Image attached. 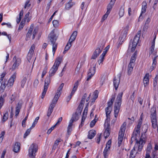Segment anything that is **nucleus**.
I'll return each instance as SVG.
<instances>
[{
	"mask_svg": "<svg viewBox=\"0 0 158 158\" xmlns=\"http://www.w3.org/2000/svg\"><path fill=\"white\" fill-rule=\"evenodd\" d=\"M115 97L114 95H112L111 98L109 100L107 103L108 107L112 108V106Z\"/></svg>",
	"mask_w": 158,
	"mask_h": 158,
	"instance_id": "31",
	"label": "nucleus"
},
{
	"mask_svg": "<svg viewBox=\"0 0 158 158\" xmlns=\"http://www.w3.org/2000/svg\"><path fill=\"white\" fill-rule=\"evenodd\" d=\"M25 22V20H24V21L23 20L20 23L19 27L18 28V30H22L23 29V27L24 25Z\"/></svg>",
	"mask_w": 158,
	"mask_h": 158,
	"instance_id": "44",
	"label": "nucleus"
},
{
	"mask_svg": "<svg viewBox=\"0 0 158 158\" xmlns=\"http://www.w3.org/2000/svg\"><path fill=\"white\" fill-rule=\"evenodd\" d=\"M110 48V46L109 45L107 46L104 49V51L103 52L102 54H104L105 55H106V53H107L108 49Z\"/></svg>",
	"mask_w": 158,
	"mask_h": 158,
	"instance_id": "57",
	"label": "nucleus"
},
{
	"mask_svg": "<svg viewBox=\"0 0 158 158\" xmlns=\"http://www.w3.org/2000/svg\"><path fill=\"white\" fill-rule=\"evenodd\" d=\"M141 31H139L137 32V34L134 37L132 43H130L129 45V49H131L132 52H133L136 48L137 45L139 40L140 36Z\"/></svg>",
	"mask_w": 158,
	"mask_h": 158,
	"instance_id": "7",
	"label": "nucleus"
},
{
	"mask_svg": "<svg viewBox=\"0 0 158 158\" xmlns=\"http://www.w3.org/2000/svg\"><path fill=\"white\" fill-rule=\"evenodd\" d=\"M141 119L139 120L136 127L140 129L141 127V125L142 123V122H141Z\"/></svg>",
	"mask_w": 158,
	"mask_h": 158,
	"instance_id": "60",
	"label": "nucleus"
},
{
	"mask_svg": "<svg viewBox=\"0 0 158 158\" xmlns=\"http://www.w3.org/2000/svg\"><path fill=\"white\" fill-rule=\"evenodd\" d=\"M114 4V3L113 4L112 3H111V2H110V3L108 5L107 8V11H108L109 13H110V11L112 9L113 6Z\"/></svg>",
	"mask_w": 158,
	"mask_h": 158,
	"instance_id": "41",
	"label": "nucleus"
},
{
	"mask_svg": "<svg viewBox=\"0 0 158 158\" xmlns=\"http://www.w3.org/2000/svg\"><path fill=\"white\" fill-rule=\"evenodd\" d=\"M110 150V149H108L106 148H105L103 152V154L104 158H107L109 154Z\"/></svg>",
	"mask_w": 158,
	"mask_h": 158,
	"instance_id": "34",
	"label": "nucleus"
},
{
	"mask_svg": "<svg viewBox=\"0 0 158 158\" xmlns=\"http://www.w3.org/2000/svg\"><path fill=\"white\" fill-rule=\"evenodd\" d=\"M124 14V8L123 6L121 7L119 12L118 13V14L119 16V18H120L122 17H123Z\"/></svg>",
	"mask_w": 158,
	"mask_h": 158,
	"instance_id": "38",
	"label": "nucleus"
},
{
	"mask_svg": "<svg viewBox=\"0 0 158 158\" xmlns=\"http://www.w3.org/2000/svg\"><path fill=\"white\" fill-rule=\"evenodd\" d=\"M62 140H61L60 139H57L55 141V142L54 147L55 146L56 147H57L59 144V143Z\"/></svg>",
	"mask_w": 158,
	"mask_h": 158,
	"instance_id": "55",
	"label": "nucleus"
},
{
	"mask_svg": "<svg viewBox=\"0 0 158 158\" xmlns=\"http://www.w3.org/2000/svg\"><path fill=\"white\" fill-rule=\"evenodd\" d=\"M62 60V58L61 57H59L56 59L54 65L49 72V76H52L55 74L57 71L58 67L60 64Z\"/></svg>",
	"mask_w": 158,
	"mask_h": 158,
	"instance_id": "4",
	"label": "nucleus"
},
{
	"mask_svg": "<svg viewBox=\"0 0 158 158\" xmlns=\"http://www.w3.org/2000/svg\"><path fill=\"white\" fill-rule=\"evenodd\" d=\"M96 134V132L95 130H91L88 132V138L90 139H93Z\"/></svg>",
	"mask_w": 158,
	"mask_h": 158,
	"instance_id": "29",
	"label": "nucleus"
},
{
	"mask_svg": "<svg viewBox=\"0 0 158 158\" xmlns=\"http://www.w3.org/2000/svg\"><path fill=\"white\" fill-rule=\"evenodd\" d=\"M16 73H14L8 81L5 79V81L7 82H6L7 86H11L13 85L16 78Z\"/></svg>",
	"mask_w": 158,
	"mask_h": 158,
	"instance_id": "16",
	"label": "nucleus"
},
{
	"mask_svg": "<svg viewBox=\"0 0 158 158\" xmlns=\"http://www.w3.org/2000/svg\"><path fill=\"white\" fill-rule=\"evenodd\" d=\"M147 8V3L145 1H143L142 3V8L141 9V13L139 17L138 21H140L142 20L143 18L142 15L143 14L145 13Z\"/></svg>",
	"mask_w": 158,
	"mask_h": 158,
	"instance_id": "17",
	"label": "nucleus"
},
{
	"mask_svg": "<svg viewBox=\"0 0 158 158\" xmlns=\"http://www.w3.org/2000/svg\"><path fill=\"white\" fill-rule=\"evenodd\" d=\"M105 56V55L104 54H102L100 56L99 59L98 61V62L99 64L103 62Z\"/></svg>",
	"mask_w": 158,
	"mask_h": 158,
	"instance_id": "46",
	"label": "nucleus"
},
{
	"mask_svg": "<svg viewBox=\"0 0 158 158\" xmlns=\"http://www.w3.org/2000/svg\"><path fill=\"white\" fill-rule=\"evenodd\" d=\"M150 117L152 127L155 129L157 126V130L158 132V124L157 125L156 110L155 108H153L152 109Z\"/></svg>",
	"mask_w": 158,
	"mask_h": 158,
	"instance_id": "5",
	"label": "nucleus"
},
{
	"mask_svg": "<svg viewBox=\"0 0 158 158\" xmlns=\"http://www.w3.org/2000/svg\"><path fill=\"white\" fill-rule=\"evenodd\" d=\"M8 113L7 112H6L3 115L2 118V121L3 122L6 121L8 118Z\"/></svg>",
	"mask_w": 158,
	"mask_h": 158,
	"instance_id": "47",
	"label": "nucleus"
},
{
	"mask_svg": "<svg viewBox=\"0 0 158 158\" xmlns=\"http://www.w3.org/2000/svg\"><path fill=\"white\" fill-rule=\"evenodd\" d=\"M127 123L124 122L120 127V130L119 131L118 138L123 139L124 134L126 128Z\"/></svg>",
	"mask_w": 158,
	"mask_h": 158,
	"instance_id": "15",
	"label": "nucleus"
},
{
	"mask_svg": "<svg viewBox=\"0 0 158 158\" xmlns=\"http://www.w3.org/2000/svg\"><path fill=\"white\" fill-rule=\"evenodd\" d=\"M52 23L55 27H57L58 25V21L57 20H54L52 21Z\"/></svg>",
	"mask_w": 158,
	"mask_h": 158,
	"instance_id": "58",
	"label": "nucleus"
},
{
	"mask_svg": "<svg viewBox=\"0 0 158 158\" xmlns=\"http://www.w3.org/2000/svg\"><path fill=\"white\" fill-rule=\"evenodd\" d=\"M71 46L72 43L69 41H68V42L67 44V45H66L64 51L63 52V53H64L66 52V51H68L69 49Z\"/></svg>",
	"mask_w": 158,
	"mask_h": 158,
	"instance_id": "37",
	"label": "nucleus"
},
{
	"mask_svg": "<svg viewBox=\"0 0 158 158\" xmlns=\"http://www.w3.org/2000/svg\"><path fill=\"white\" fill-rule=\"evenodd\" d=\"M112 108H110L109 107H107L105 108V111L106 114V120H109L110 118V115L111 111Z\"/></svg>",
	"mask_w": 158,
	"mask_h": 158,
	"instance_id": "28",
	"label": "nucleus"
},
{
	"mask_svg": "<svg viewBox=\"0 0 158 158\" xmlns=\"http://www.w3.org/2000/svg\"><path fill=\"white\" fill-rule=\"evenodd\" d=\"M123 95V92H122L118 94L114 104V117L116 118L117 117L118 115L120 109ZM116 119V118L115 120Z\"/></svg>",
	"mask_w": 158,
	"mask_h": 158,
	"instance_id": "2",
	"label": "nucleus"
},
{
	"mask_svg": "<svg viewBox=\"0 0 158 158\" xmlns=\"http://www.w3.org/2000/svg\"><path fill=\"white\" fill-rule=\"evenodd\" d=\"M123 139L121 138H118V147L120 146L122 144Z\"/></svg>",
	"mask_w": 158,
	"mask_h": 158,
	"instance_id": "61",
	"label": "nucleus"
},
{
	"mask_svg": "<svg viewBox=\"0 0 158 158\" xmlns=\"http://www.w3.org/2000/svg\"><path fill=\"white\" fill-rule=\"evenodd\" d=\"M31 129L30 128H29V129H28L27 131H26L25 133L24 134V138H26V137L28 135L31 131Z\"/></svg>",
	"mask_w": 158,
	"mask_h": 158,
	"instance_id": "49",
	"label": "nucleus"
},
{
	"mask_svg": "<svg viewBox=\"0 0 158 158\" xmlns=\"http://www.w3.org/2000/svg\"><path fill=\"white\" fill-rule=\"evenodd\" d=\"M111 143V141L110 140H109L106 143L105 148H108V149H110Z\"/></svg>",
	"mask_w": 158,
	"mask_h": 158,
	"instance_id": "54",
	"label": "nucleus"
},
{
	"mask_svg": "<svg viewBox=\"0 0 158 158\" xmlns=\"http://www.w3.org/2000/svg\"><path fill=\"white\" fill-rule=\"evenodd\" d=\"M104 47V44H99L92 55V58L94 59H96L102 52Z\"/></svg>",
	"mask_w": 158,
	"mask_h": 158,
	"instance_id": "10",
	"label": "nucleus"
},
{
	"mask_svg": "<svg viewBox=\"0 0 158 158\" xmlns=\"http://www.w3.org/2000/svg\"><path fill=\"white\" fill-rule=\"evenodd\" d=\"M20 148V144L19 142L15 143L13 148V151L17 153L19 152Z\"/></svg>",
	"mask_w": 158,
	"mask_h": 158,
	"instance_id": "27",
	"label": "nucleus"
},
{
	"mask_svg": "<svg viewBox=\"0 0 158 158\" xmlns=\"http://www.w3.org/2000/svg\"><path fill=\"white\" fill-rule=\"evenodd\" d=\"M157 155V152H154L152 153V158H156V156Z\"/></svg>",
	"mask_w": 158,
	"mask_h": 158,
	"instance_id": "64",
	"label": "nucleus"
},
{
	"mask_svg": "<svg viewBox=\"0 0 158 158\" xmlns=\"http://www.w3.org/2000/svg\"><path fill=\"white\" fill-rule=\"evenodd\" d=\"M34 28V25L33 24H31L30 27V28L28 30V31L26 34V40H28L30 38L31 36V35L32 33Z\"/></svg>",
	"mask_w": 158,
	"mask_h": 158,
	"instance_id": "22",
	"label": "nucleus"
},
{
	"mask_svg": "<svg viewBox=\"0 0 158 158\" xmlns=\"http://www.w3.org/2000/svg\"><path fill=\"white\" fill-rule=\"evenodd\" d=\"M30 14V13L29 10V11L25 15L24 18L25 19L24 20L25 21V20L27 19V21L28 23L30 21L31 18V16L29 17Z\"/></svg>",
	"mask_w": 158,
	"mask_h": 158,
	"instance_id": "39",
	"label": "nucleus"
},
{
	"mask_svg": "<svg viewBox=\"0 0 158 158\" xmlns=\"http://www.w3.org/2000/svg\"><path fill=\"white\" fill-rule=\"evenodd\" d=\"M79 85V82L78 81H77L76 82L74 83L73 87L70 94V95L68 96L67 98V100L68 101L70 100L72 96L74 94L76 91Z\"/></svg>",
	"mask_w": 158,
	"mask_h": 158,
	"instance_id": "20",
	"label": "nucleus"
},
{
	"mask_svg": "<svg viewBox=\"0 0 158 158\" xmlns=\"http://www.w3.org/2000/svg\"><path fill=\"white\" fill-rule=\"evenodd\" d=\"M149 74L148 73H146L144 77L143 83L144 86H147L149 83Z\"/></svg>",
	"mask_w": 158,
	"mask_h": 158,
	"instance_id": "24",
	"label": "nucleus"
},
{
	"mask_svg": "<svg viewBox=\"0 0 158 158\" xmlns=\"http://www.w3.org/2000/svg\"><path fill=\"white\" fill-rule=\"evenodd\" d=\"M6 73V72H4L1 75V79H0V82L1 84L0 88V93H1L4 92L6 85V82H7L5 81V78H4Z\"/></svg>",
	"mask_w": 158,
	"mask_h": 158,
	"instance_id": "11",
	"label": "nucleus"
},
{
	"mask_svg": "<svg viewBox=\"0 0 158 158\" xmlns=\"http://www.w3.org/2000/svg\"><path fill=\"white\" fill-rule=\"evenodd\" d=\"M51 79L49 77H47L45 80L44 89L42 92L41 98L43 99L46 94L47 90L48 88L49 84L50 83Z\"/></svg>",
	"mask_w": 158,
	"mask_h": 158,
	"instance_id": "12",
	"label": "nucleus"
},
{
	"mask_svg": "<svg viewBox=\"0 0 158 158\" xmlns=\"http://www.w3.org/2000/svg\"><path fill=\"white\" fill-rule=\"evenodd\" d=\"M127 36L126 33H122L121 32V35L119 38V40L120 41V43L122 44V43L124 40L125 38Z\"/></svg>",
	"mask_w": 158,
	"mask_h": 158,
	"instance_id": "35",
	"label": "nucleus"
},
{
	"mask_svg": "<svg viewBox=\"0 0 158 158\" xmlns=\"http://www.w3.org/2000/svg\"><path fill=\"white\" fill-rule=\"evenodd\" d=\"M151 21V19L150 18L148 17L146 20L144 25L143 26V31L144 32L146 31L148 27H149V24Z\"/></svg>",
	"mask_w": 158,
	"mask_h": 158,
	"instance_id": "23",
	"label": "nucleus"
},
{
	"mask_svg": "<svg viewBox=\"0 0 158 158\" xmlns=\"http://www.w3.org/2000/svg\"><path fill=\"white\" fill-rule=\"evenodd\" d=\"M101 134H98L97 135V136L96 137V139L97 140V142L98 143H99L100 140V137H101Z\"/></svg>",
	"mask_w": 158,
	"mask_h": 158,
	"instance_id": "59",
	"label": "nucleus"
},
{
	"mask_svg": "<svg viewBox=\"0 0 158 158\" xmlns=\"http://www.w3.org/2000/svg\"><path fill=\"white\" fill-rule=\"evenodd\" d=\"M137 52L135 51L131 56L130 62L128 66V73L130 75L132 72L135 65Z\"/></svg>",
	"mask_w": 158,
	"mask_h": 158,
	"instance_id": "8",
	"label": "nucleus"
},
{
	"mask_svg": "<svg viewBox=\"0 0 158 158\" xmlns=\"http://www.w3.org/2000/svg\"><path fill=\"white\" fill-rule=\"evenodd\" d=\"M48 38L52 45V52L53 55H54L57 49V44L56 43L57 37L55 34L54 30H52L51 32L48 35Z\"/></svg>",
	"mask_w": 158,
	"mask_h": 158,
	"instance_id": "3",
	"label": "nucleus"
},
{
	"mask_svg": "<svg viewBox=\"0 0 158 158\" xmlns=\"http://www.w3.org/2000/svg\"><path fill=\"white\" fill-rule=\"evenodd\" d=\"M21 106L18 104V106L16 107L15 116L17 117L20 111Z\"/></svg>",
	"mask_w": 158,
	"mask_h": 158,
	"instance_id": "40",
	"label": "nucleus"
},
{
	"mask_svg": "<svg viewBox=\"0 0 158 158\" xmlns=\"http://www.w3.org/2000/svg\"><path fill=\"white\" fill-rule=\"evenodd\" d=\"M152 148V146L150 143H149L147 148V152L150 153Z\"/></svg>",
	"mask_w": 158,
	"mask_h": 158,
	"instance_id": "52",
	"label": "nucleus"
},
{
	"mask_svg": "<svg viewBox=\"0 0 158 158\" xmlns=\"http://www.w3.org/2000/svg\"><path fill=\"white\" fill-rule=\"evenodd\" d=\"M35 49V45L34 44H33L30 49L27 57V60L29 62H30L31 59L32 57Z\"/></svg>",
	"mask_w": 158,
	"mask_h": 158,
	"instance_id": "18",
	"label": "nucleus"
},
{
	"mask_svg": "<svg viewBox=\"0 0 158 158\" xmlns=\"http://www.w3.org/2000/svg\"><path fill=\"white\" fill-rule=\"evenodd\" d=\"M47 67H45L42 72V74L41 75V77L42 78H43L44 76L47 73Z\"/></svg>",
	"mask_w": 158,
	"mask_h": 158,
	"instance_id": "56",
	"label": "nucleus"
},
{
	"mask_svg": "<svg viewBox=\"0 0 158 158\" xmlns=\"http://www.w3.org/2000/svg\"><path fill=\"white\" fill-rule=\"evenodd\" d=\"M77 32L76 31H74L73 32V33L71 35L70 39H69V41L72 43L73 41H74L77 36Z\"/></svg>",
	"mask_w": 158,
	"mask_h": 158,
	"instance_id": "32",
	"label": "nucleus"
},
{
	"mask_svg": "<svg viewBox=\"0 0 158 158\" xmlns=\"http://www.w3.org/2000/svg\"><path fill=\"white\" fill-rule=\"evenodd\" d=\"M109 14L108 11H106V14L103 16L102 19V21H103L105 20L107 18Z\"/></svg>",
	"mask_w": 158,
	"mask_h": 158,
	"instance_id": "53",
	"label": "nucleus"
},
{
	"mask_svg": "<svg viewBox=\"0 0 158 158\" xmlns=\"http://www.w3.org/2000/svg\"><path fill=\"white\" fill-rule=\"evenodd\" d=\"M27 78L26 77H24L23 79L21 81V86L22 88H23L24 87L27 81Z\"/></svg>",
	"mask_w": 158,
	"mask_h": 158,
	"instance_id": "42",
	"label": "nucleus"
},
{
	"mask_svg": "<svg viewBox=\"0 0 158 158\" xmlns=\"http://www.w3.org/2000/svg\"><path fill=\"white\" fill-rule=\"evenodd\" d=\"M88 108L87 107H86L84 109V110L83 112V115L86 116L87 114V113L88 111Z\"/></svg>",
	"mask_w": 158,
	"mask_h": 158,
	"instance_id": "62",
	"label": "nucleus"
},
{
	"mask_svg": "<svg viewBox=\"0 0 158 158\" xmlns=\"http://www.w3.org/2000/svg\"><path fill=\"white\" fill-rule=\"evenodd\" d=\"M86 116L85 115H83L82 118H81V124L79 125V127H81L84 124V123L85 121Z\"/></svg>",
	"mask_w": 158,
	"mask_h": 158,
	"instance_id": "50",
	"label": "nucleus"
},
{
	"mask_svg": "<svg viewBox=\"0 0 158 158\" xmlns=\"http://www.w3.org/2000/svg\"><path fill=\"white\" fill-rule=\"evenodd\" d=\"M105 131L104 133V135L105 138H107L110 135V125L107 122L105 123Z\"/></svg>",
	"mask_w": 158,
	"mask_h": 158,
	"instance_id": "19",
	"label": "nucleus"
},
{
	"mask_svg": "<svg viewBox=\"0 0 158 158\" xmlns=\"http://www.w3.org/2000/svg\"><path fill=\"white\" fill-rule=\"evenodd\" d=\"M129 29V25L127 24L126 25V26L124 27L123 29V30L122 31V33L125 34L126 33V34H127V32L128 31Z\"/></svg>",
	"mask_w": 158,
	"mask_h": 158,
	"instance_id": "43",
	"label": "nucleus"
},
{
	"mask_svg": "<svg viewBox=\"0 0 158 158\" xmlns=\"http://www.w3.org/2000/svg\"><path fill=\"white\" fill-rule=\"evenodd\" d=\"M75 3L73 2L72 3H70L68 2L66 4L65 6V9L66 10H69L73 6L75 5Z\"/></svg>",
	"mask_w": 158,
	"mask_h": 158,
	"instance_id": "36",
	"label": "nucleus"
},
{
	"mask_svg": "<svg viewBox=\"0 0 158 158\" xmlns=\"http://www.w3.org/2000/svg\"><path fill=\"white\" fill-rule=\"evenodd\" d=\"M95 72V65L94 64H93L92 66L90 68L88 74L87 81L89 80L94 75Z\"/></svg>",
	"mask_w": 158,
	"mask_h": 158,
	"instance_id": "14",
	"label": "nucleus"
},
{
	"mask_svg": "<svg viewBox=\"0 0 158 158\" xmlns=\"http://www.w3.org/2000/svg\"><path fill=\"white\" fill-rule=\"evenodd\" d=\"M38 32V29L35 28L32 32V40L35 38V36Z\"/></svg>",
	"mask_w": 158,
	"mask_h": 158,
	"instance_id": "48",
	"label": "nucleus"
},
{
	"mask_svg": "<svg viewBox=\"0 0 158 158\" xmlns=\"http://www.w3.org/2000/svg\"><path fill=\"white\" fill-rule=\"evenodd\" d=\"M30 0H27L25 4L24 8L26 9L30 7L31 6V4L30 3Z\"/></svg>",
	"mask_w": 158,
	"mask_h": 158,
	"instance_id": "45",
	"label": "nucleus"
},
{
	"mask_svg": "<svg viewBox=\"0 0 158 158\" xmlns=\"http://www.w3.org/2000/svg\"><path fill=\"white\" fill-rule=\"evenodd\" d=\"M13 60L15 61L13 64L11 68L12 71L15 70L17 68H18V66L20 64L21 62V60L20 58H17L16 56H14L13 58Z\"/></svg>",
	"mask_w": 158,
	"mask_h": 158,
	"instance_id": "13",
	"label": "nucleus"
},
{
	"mask_svg": "<svg viewBox=\"0 0 158 158\" xmlns=\"http://www.w3.org/2000/svg\"><path fill=\"white\" fill-rule=\"evenodd\" d=\"M158 57V56H156L153 58L152 64V66L150 67V69L151 70V71L153 70L156 67V65L157 63V61L156 59Z\"/></svg>",
	"mask_w": 158,
	"mask_h": 158,
	"instance_id": "30",
	"label": "nucleus"
},
{
	"mask_svg": "<svg viewBox=\"0 0 158 158\" xmlns=\"http://www.w3.org/2000/svg\"><path fill=\"white\" fill-rule=\"evenodd\" d=\"M144 143V141L141 138H140L139 141H137L134 147L131 151L129 158H135L136 154L138 153V152H140L142 150Z\"/></svg>",
	"mask_w": 158,
	"mask_h": 158,
	"instance_id": "1",
	"label": "nucleus"
},
{
	"mask_svg": "<svg viewBox=\"0 0 158 158\" xmlns=\"http://www.w3.org/2000/svg\"><path fill=\"white\" fill-rule=\"evenodd\" d=\"M120 79V74L117 75V77H115L114 78L113 84L116 90H117L118 88Z\"/></svg>",
	"mask_w": 158,
	"mask_h": 158,
	"instance_id": "21",
	"label": "nucleus"
},
{
	"mask_svg": "<svg viewBox=\"0 0 158 158\" xmlns=\"http://www.w3.org/2000/svg\"><path fill=\"white\" fill-rule=\"evenodd\" d=\"M64 85L63 83H62L59 87L57 90L59 91H61L63 89Z\"/></svg>",
	"mask_w": 158,
	"mask_h": 158,
	"instance_id": "63",
	"label": "nucleus"
},
{
	"mask_svg": "<svg viewBox=\"0 0 158 158\" xmlns=\"http://www.w3.org/2000/svg\"><path fill=\"white\" fill-rule=\"evenodd\" d=\"M98 90H96L94 92L93 94V98L91 100V102H94L96 99L98 98Z\"/></svg>",
	"mask_w": 158,
	"mask_h": 158,
	"instance_id": "33",
	"label": "nucleus"
},
{
	"mask_svg": "<svg viewBox=\"0 0 158 158\" xmlns=\"http://www.w3.org/2000/svg\"><path fill=\"white\" fill-rule=\"evenodd\" d=\"M150 117L152 127L155 129L157 126V130L158 132V124L157 125L156 110L155 108H153L152 109Z\"/></svg>",
	"mask_w": 158,
	"mask_h": 158,
	"instance_id": "6",
	"label": "nucleus"
},
{
	"mask_svg": "<svg viewBox=\"0 0 158 158\" xmlns=\"http://www.w3.org/2000/svg\"><path fill=\"white\" fill-rule=\"evenodd\" d=\"M97 121V120L95 118L91 121L90 123V127H93L95 125Z\"/></svg>",
	"mask_w": 158,
	"mask_h": 158,
	"instance_id": "51",
	"label": "nucleus"
},
{
	"mask_svg": "<svg viewBox=\"0 0 158 158\" xmlns=\"http://www.w3.org/2000/svg\"><path fill=\"white\" fill-rule=\"evenodd\" d=\"M37 146L35 143L30 145L29 149V156L30 158H35V153L37 151Z\"/></svg>",
	"mask_w": 158,
	"mask_h": 158,
	"instance_id": "9",
	"label": "nucleus"
},
{
	"mask_svg": "<svg viewBox=\"0 0 158 158\" xmlns=\"http://www.w3.org/2000/svg\"><path fill=\"white\" fill-rule=\"evenodd\" d=\"M140 135V133H138L137 132H133L131 137V144L134 141L136 140V142L137 141H138L137 140V137H139Z\"/></svg>",
	"mask_w": 158,
	"mask_h": 158,
	"instance_id": "25",
	"label": "nucleus"
},
{
	"mask_svg": "<svg viewBox=\"0 0 158 158\" xmlns=\"http://www.w3.org/2000/svg\"><path fill=\"white\" fill-rule=\"evenodd\" d=\"M74 118H71L70 120L69 125L67 127V133L69 134L72 131V127L73 126V123L74 122Z\"/></svg>",
	"mask_w": 158,
	"mask_h": 158,
	"instance_id": "26",
	"label": "nucleus"
}]
</instances>
